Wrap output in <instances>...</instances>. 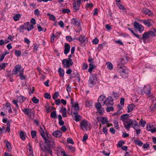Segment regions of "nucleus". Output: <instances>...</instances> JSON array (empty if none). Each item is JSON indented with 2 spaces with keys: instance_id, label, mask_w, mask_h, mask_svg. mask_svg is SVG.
Masks as SVG:
<instances>
[{
  "instance_id": "obj_17",
  "label": "nucleus",
  "mask_w": 156,
  "mask_h": 156,
  "mask_svg": "<svg viewBox=\"0 0 156 156\" xmlns=\"http://www.w3.org/2000/svg\"><path fill=\"white\" fill-rule=\"evenodd\" d=\"M98 121L100 122L102 125L107 124L108 122L107 118L104 117H100L98 118Z\"/></svg>"
},
{
  "instance_id": "obj_10",
  "label": "nucleus",
  "mask_w": 156,
  "mask_h": 156,
  "mask_svg": "<svg viewBox=\"0 0 156 156\" xmlns=\"http://www.w3.org/2000/svg\"><path fill=\"white\" fill-rule=\"evenodd\" d=\"M113 101L111 97H108L103 102V105H106L107 106H111L113 105Z\"/></svg>"
},
{
  "instance_id": "obj_64",
  "label": "nucleus",
  "mask_w": 156,
  "mask_h": 156,
  "mask_svg": "<svg viewBox=\"0 0 156 156\" xmlns=\"http://www.w3.org/2000/svg\"><path fill=\"white\" fill-rule=\"evenodd\" d=\"M88 65L87 63H83V70H86L87 69Z\"/></svg>"
},
{
  "instance_id": "obj_42",
  "label": "nucleus",
  "mask_w": 156,
  "mask_h": 156,
  "mask_svg": "<svg viewBox=\"0 0 156 156\" xmlns=\"http://www.w3.org/2000/svg\"><path fill=\"white\" fill-rule=\"evenodd\" d=\"M139 123L141 126L144 127L146 124V122L145 121L141 119Z\"/></svg>"
},
{
  "instance_id": "obj_25",
  "label": "nucleus",
  "mask_w": 156,
  "mask_h": 156,
  "mask_svg": "<svg viewBox=\"0 0 156 156\" xmlns=\"http://www.w3.org/2000/svg\"><path fill=\"white\" fill-rule=\"evenodd\" d=\"M79 20L76 18H74L71 20V23L75 26L79 25Z\"/></svg>"
},
{
  "instance_id": "obj_59",
  "label": "nucleus",
  "mask_w": 156,
  "mask_h": 156,
  "mask_svg": "<svg viewBox=\"0 0 156 156\" xmlns=\"http://www.w3.org/2000/svg\"><path fill=\"white\" fill-rule=\"evenodd\" d=\"M88 139V136L87 134H85L83 137L82 141L83 142H85L86 140Z\"/></svg>"
},
{
  "instance_id": "obj_21",
  "label": "nucleus",
  "mask_w": 156,
  "mask_h": 156,
  "mask_svg": "<svg viewBox=\"0 0 156 156\" xmlns=\"http://www.w3.org/2000/svg\"><path fill=\"white\" fill-rule=\"evenodd\" d=\"M59 112L61 113L62 116L63 117H66L67 116L66 110L65 107H62L60 108Z\"/></svg>"
},
{
  "instance_id": "obj_13",
  "label": "nucleus",
  "mask_w": 156,
  "mask_h": 156,
  "mask_svg": "<svg viewBox=\"0 0 156 156\" xmlns=\"http://www.w3.org/2000/svg\"><path fill=\"white\" fill-rule=\"evenodd\" d=\"M46 142V141H45V143L44 145V147L46 151L48 152V153L52 155V151L50 147V145L49 144L50 143L49 141L47 140V142Z\"/></svg>"
},
{
  "instance_id": "obj_15",
  "label": "nucleus",
  "mask_w": 156,
  "mask_h": 156,
  "mask_svg": "<svg viewBox=\"0 0 156 156\" xmlns=\"http://www.w3.org/2000/svg\"><path fill=\"white\" fill-rule=\"evenodd\" d=\"M142 12L144 13L147 15L149 16L152 17L154 16L153 12L151 11L146 8L143 9Z\"/></svg>"
},
{
  "instance_id": "obj_56",
  "label": "nucleus",
  "mask_w": 156,
  "mask_h": 156,
  "mask_svg": "<svg viewBox=\"0 0 156 156\" xmlns=\"http://www.w3.org/2000/svg\"><path fill=\"white\" fill-rule=\"evenodd\" d=\"M93 6V5L92 3H87L86 4L85 8L86 9H88V8H92Z\"/></svg>"
},
{
  "instance_id": "obj_5",
  "label": "nucleus",
  "mask_w": 156,
  "mask_h": 156,
  "mask_svg": "<svg viewBox=\"0 0 156 156\" xmlns=\"http://www.w3.org/2000/svg\"><path fill=\"white\" fill-rule=\"evenodd\" d=\"M22 111L24 113L27 115L30 119H33L34 116V111H32L31 109L25 108H24Z\"/></svg>"
},
{
  "instance_id": "obj_43",
  "label": "nucleus",
  "mask_w": 156,
  "mask_h": 156,
  "mask_svg": "<svg viewBox=\"0 0 156 156\" xmlns=\"http://www.w3.org/2000/svg\"><path fill=\"white\" fill-rule=\"evenodd\" d=\"M125 66L122 63H120L118 64L117 67L119 69L118 71L119 72V70H122Z\"/></svg>"
},
{
  "instance_id": "obj_46",
  "label": "nucleus",
  "mask_w": 156,
  "mask_h": 156,
  "mask_svg": "<svg viewBox=\"0 0 156 156\" xmlns=\"http://www.w3.org/2000/svg\"><path fill=\"white\" fill-rule=\"evenodd\" d=\"M47 15L49 16L50 19L52 21H55L56 19L55 17L53 15H51L49 13H48Z\"/></svg>"
},
{
  "instance_id": "obj_26",
  "label": "nucleus",
  "mask_w": 156,
  "mask_h": 156,
  "mask_svg": "<svg viewBox=\"0 0 156 156\" xmlns=\"http://www.w3.org/2000/svg\"><path fill=\"white\" fill-rule=\"evenodd\" d=\"M135 105L133 104L129 105L127 106V112L128 113L132 112L135 108Z\"/></svg>"
},
{
  "instance_id": "obj_48",
  "label": "nucleus",
  "mask_w": 156,
  "mask_h": 156,
  "mask_svg": "<svg viewBox=\"0 0 156 156\" xmlns=\"http://www.w3.org/2000/svg\"><path fill=\"white\" fill-rule=\"evenodd\" d=\"M14 53L15 55L16 56L19 57L20 56L21 54V51H20L15 50Z\"/></svg>"
},
{
  "instance_id": "obj_50",
  "label": "nucleus",
  "mask_w": 156,
  "mask_h": 156,
  "mask_svg": "<svg viewBox=\"0 0 156 156\" xmlns=\"http://www.w3.org/2000/svg\"><path fill=\"white\" fill-rule=\"evenodd\" d=\"M26 25L24 24V25L23 26H21L19 27V30L20 32H23V29L25 30V28H26Z\"/></svg>"
},
{
  "instance_id": "obj_58",
  "label": "nucleus",
  "mask_w": 156,
  "mask_h": 156,
  "mask_svg": "<svg viewBox=\"0 0 156 156\" xmlns=\"http://www.w3.org/2000/svg\"><path fill=\"white\" fill-rule=\"evenodd\" d=\"M135 143L136 144L140 146L143 144L142 142L140 140H135Z\"/></svg>"
},
{
  "instance_id": "obj_12",
  "label": "nucleus",
  "mask_w": 156,
  "mask_h": 156,
  "mask_svg": "<svg viewBox=\"0 0 156 156\" xmlns=\"http://www.w3.org/2000/svg\"><path fill=\"white\" fill-rule=\"evenodd\" d=\"M101 104L100 102H99L95 104L97 110L100 115H101L104 111V109L101 106Z\"/></svg>"
},
{
  "instance_id": "obj_24",
  "label": "nucleus",
  "mask_w": 156,
  "mask_h": 156,
  "mask_svg": "<svg viewBox=\"0 0 156 156\" xmlns=\"http://www.w3.org/2000/svg\"><path fill=\"white\" fill-rule=\"evenodd\" d=\"M39 131L40 133L42 138L44 139L45 141H46V142H47V140L46 138L45 135V133L44 129L41 127H40ZM46 142L47 143V142Z\"/></svg>"
},
{
  "instance_id": "obj_9",
  "label": "nucleus",
  "mask_w": 156,
  "mask_h": 156,
  "mask_svg": "<svg viewBox=\"0 0 156 156\" xmlns=\"http://www.w3.org/2000/svg\"><path fill=\"white\" fill-rule=\"evenodd\" d=\"M71 104L72 106V109L73 114H78V112L79 111V107L78 104L77 103H73L72 102V100L71 99Z\"/></svg>"
},
{
  "instance_id": "obj_8",
  "label": "nucleus",
  "mask_w": 156,
  "mask_h": 156,
  "mask_svg": "<svg viewBox=\"0 0 156 156\" xmlns=\"http://www.w3.org/2000/svg\"><path fill=\"white\" fill-rule=\"evenodd\" d=\"M73 3V7L74 12H76L79 10L81 3V0L74 1Z\"/></svg>"
},
{
  "instance_id": "obj_32",
  "label": "nucleus",
  "mask_w": 156,
  "mask_h": 156,
  "mask_svg": "<svg viewBox=\"0 0 156 156\" xmlns=\"http://www.w3.org/2000/svg\"><path fill=\"white\" fill-rule=\"evenodd\" d=\"M106 99L104 95H101L98 98V101L103 105V102L104 101H105Z\"/></svg>"
},
{
  "instance_id": "obj_40",
  "label": "nucleus",
  "mask_w": 156,
  "mask_h": 156,
  "mask_svg": "<svg viewBox=\"0 0 156 156\" xmlns=\"http://www.w3.org/2000/svg\"><path fill=\"white\" fill-rule=\"evenodd\" d=\"M6 145L8 151H10L11 150V147L10 143L7 141L6 143Z\"/></svg>"
},
{
  "instance_id": "obj_7",
  "label": "nucleus",
  "mask_w": 156,
  "mask_h": 156,
  "mask_svg": "<svg viewBox=\"0 0 156 156\" xmlns=\"http://www.w3.org/2000/svg\"><path fill=\"white\" fill-rule=\"evenodd\" d=\"M73 62L72 59H67V58L63 60L62 64L63 66L65 68L70 67L73 65Z\"/></svg>"
},
{
  "instance_id": "obj_49",
  "label": "nucleus",
  "mask_w": 156,
  "mask_h": 156,
  "mask_svg": "<svg viewBox=\"0 0 156 156\" xmlns=\"http://www.w3.org/2000/svg\"><path fill=\"white\" fill-rule=\"evenodd\" d=\"M114 110V108L111 106H107V107L106 108V110L107 112H109L110 111H113Z\"/></svg>"
},
{
  "instance_id": "obj_53",
  "label": "nucleus",
  "mask_w": 156,
  "mask_h": 156,
  "mask_svg": "<svg viewBox=\"0 0 156 156\" xmlns=\"http://www.w3.org/2000/svg\"><path fill=\"white\" fill-rule=\"evenodd\" d=\"M31 136L32 138H34L36 136V132L35 131L32 130L31 132Z\"/></svg>"
},
{
  "instance_id": "obj_39",
  "label": "nucleus",
  "mask_w": 156,
  "mask_h": 156,
  "mask_svg": "<svg viewBox=\"0 0 156 156\" xmlns=\"http://www.w3.org/2000/svg\"><path fill=\"white\" fill-rule=\"evenodd\" d=\"M21 17L20 15V14H16L13 17V19L14 21H17L19 20L20 18Z\"/></svg>"
},
{
  "instance_id": "obj_20",
  "label": "nucleus",
  "mask_w": 156,
  "mask_h": 156,
  "mask_svg": "<svg viewBox=\"0 0 156 156\" xmlns=\"http://www.w3.org/2000/svg\"><path fill=\"white\" fill-rule=\"evenodd\" d=\"M70 48V46L69 44L67 43H65L64 44V53L65 55H67L69 52Z\"/></svg>"
},
{
  "instance_id": "obj_41",
  "label": "nucleus",
  "mask_w": 156,
  "mask_h": 156,
  "mask_svg": "<svg viewBox=\"0 0 156 156\" xmlns=\"http://www.w3.org/2000/svg\"><path fill=\"white\" fill-rule=\"evenodd\" d=\"M85 105L86 106L90 108L92 105L91 102H90V101L87 100L85 102Z\"/></svg>"
},
{
  "instance_id": "obj_4",
  "label": "nucleus",
  "mask_w": 156,
  "mask_h": 156,
  "mask_svg": "<svg viewBox=\"0 0 156 156\" xmlns=\"http://www.w3.org/2000/svg\"><path fill=\"white\" fill-rule=\"evenodd\" d=\"M155 36V33L152 31H149L145 32L143 34L142 39L145 41L147 39H148L150 37Z\"/></svg>"
},
{
  "instance_id": "obj_62",
  "label": "nucleus",
  "mask_w": 156,
  "mask_h": 156,
  "mask_svg": "<svg viewBox=\"0 0 156 156\" xmlns=\"http://www.w3.org/2000/svg\"><path fill=\"white\" fill-rule=\"evenodd\" d=\"M23 73H22V74L20 73L19 74V76H20V78L21 80H23L25 79V76L23 75Z\"/></svg>"
},
{
  "instance_id": "obj_18",
  "label": "nucleus",
  "mask_w": 156,
  "mask_h": 156,
  "mask_svg": "<svg viewBox=\"0 0 156 156\" xmlns=\"http://www.w3.org/2000/svg\"><path fill=\"white\" fill-rule=\"evenodd\" d=\"M53 136L56 138H59L62 136V133L60 130H56L52 133Z\"/></svg>"
},
{
  "instance_id": "obj_19",
  "label": "nucleus",
  "mask_w": 156,
  "mask_h": 156,
  "mask_svg": "<svg viewBox=\"0 0 156 156\" xmlns=\"http://www.w3.org/2000/svg\"><path fill=\"white\" fill-rule=\"evenodd\" d=\"M136 125H131V126L133 127L134 129L136 130V133L137 134H139L141 132L140 129H138L140 127L138 125V123L136 121Z\"/></svg>"
},
{
  "instance_id": "obj_14",
  "label": "nucleus",
  "mask_w": 156,
  "mask_h": 156,
  "mask_svg": "<svg viewBox=\"0 0 156 156\" xmlns=\"http://www.w3.org/2000/svg\"><path fill=\"white\" fill-rule=\"evenodd\" d=\"M147 130L148 131H150L152 133L156 132V127H154L151 123H149L147 125Z\"/></svg>"
},
{
  "instance_id": "obj_51",
  "label": "nucleus",
  "mask_w": 156,
  "mask_h": 156,
  "mask_svg": "<svg viewBox=\"0 0 156 156\" xmlns=\"http://www.w3.org/2000/svg\"><path fill=\"white\" fill-rule=\"evenodd\" d=\"M113 123L115 128L117 129H118L119 128L118 122L116 120H115L114 121Z\"/></svg>"
},
{
  "instance_id": "obj_23",
  "label": "nucleus",
  "mask_w": 156,
  "mask_h": 156,
  "mask_svg": "<svg viewBox=\"0 0 156 156\" xmlns=\"http://www.w3.org/2000/svg\"><path fill=\"white\" fill-rule=\"evenodd\" d=\"M26 25V28L25 30H27L28 31H30L34 28V26L32 24H30L29 22H27L25 23Z\"/></svg>"
},
{
  "instance_id": "obj_6",
  "label": "nucleus",
  "mask_w": 156,
  "mask_h": 156,
  "mask_svg": "<svg viewBox=\"0 0 156 156\" xmlns=\"http://www.w3.org/2000/svg\"><path fill=\"white\" fill-rule=\"evenodd\" d=\"M98 82L97 78L95 76H90L88 80V85L90 87H92Z\"/></svg>"
},
{
  "instance_id": "obj_16",
  "label": "nucleus",
  "mask_w": 156,
  "mask_h": 156,
  "mask_svg": "<svg viewBox=\"0 0 156 156\" xmlns=\"http://www.w3.org/2000/svg\"><path fill=\"white\" fill-rule=\"evenodd\" d=\"M143 23L147 27H150L152 26L153 21L151 19H148L147 20H142Z\"/></svg>"
},
{
  "instance_id": "obj_28",
  "label": "nucleus",
  "mask_w": 156,
  "mask_h": 156,
  "mask_svg": "<svg viewBox=\"0 0 156 156\" xmlns=\"http://www.w3.org/2000/svg\"><path fill=\"white\" fill-rule=\"evenodd\" d=\"M25 99V98L23 96L20 95L17 97V100L18 102L22 103L24 102Z\"/></svg>"
},
{
  "instance_id": "obj_47",
  "label": "nucleus",
  "mask_w": 156,
  "mask_h": 156,
  "mask_svg": "<svg viewBox=\"0 0 156 156\" xmlns=\"http://www.w3.org/2000/svg\"><path fill=\"white\" fill-rule=\"evenodd\" d=\"M51 117L52 118L55 119L57 117L55 111L52 112L51 114Z\"/></svg>"
},
{
  "instance_id": "obj_60",
  "label": "nucleus",
  "mask_w": 156,
  "mask_h": 156,
  "mask_svg": "<svg viewBox=\"0 0 156 156\" xmlns=\"http://www.w3.org/2000/svg\"><path fill=\"white\" fill-rule=\"evenodd\" d=\"M24 42L28 44H29L30 43L29 40L26 37H24Z\"/></svg>"
},
{
  "instance_id": "obj_38",
  "label": "nucleus",
  "mask_w": 156,
  "mask_h": 156,
  "mask_svg": "<svg viewBox=\"0 0 156 156\" xmlns=\"http://www.w3.org/2000/svg\"><path fill=\"white\" fill-rule=\"evenodd\" d=\"M67 147L68 148V150L69 152H74L75 150V147H73L72 146L67 145Z\"/></svg>"
},
{
  "instance_id": "obj_27",
  "label": "nucleus",
  "mask_w": 156,
  "mask_h": 156,
  "mask_svg": "<svg viewBox=\"0 0 156 156\" xmlns=\"http://www.w3.org/2000/svg\"><path fill=\"white\" fill-rule=\"evenodd\" d=\"M20 136L21 139L23 140H25L26 136L24 132L22 130H20L19 132Z\"/></svg>"
},
{
  "instance_id": "obj_57",
  "label": "nucleus",
  "mask_w": 156,
  "mask_h": 156,
  "mask_svg": "<svg viewBox=\"0 0 156 156\" xmlns=\"http://www.w3.org/2000/svg\"><path fill=\"white\" fill-rule=\"evenodd\" d=\"M44 98L46 99H50L51 98V96L50 94L48 93H47L44 94Z\"/></svg>"
},
{
  "instance_id": "obj_44",
  "label": "nucleus",
  "mask_w": 156,
  "mask_h": 156,
  "mask_svg": "<svg viewBox=\"0 0 156 156\" xmlns=\"http://www.w3.org/2000/svg\"><path fill=\"white\" fill-rule=\"evenodd\" d=\"M59 95L58 92H55L53 94L52 98L54 100H55Z\"/></svg>"
},
{
  "instance_id": "obj_54",
  "label": "nucleus",
  "mask_w": 156,
  "mask_h": 156,
  "mask_svg": "<svg viewBox=\"0 0 156 156\" xmlns=\"http://www.w3.org/2000/svg\"><path fill=\"white\" fill-rule=\"evenodd\" d=\"M32 101L33 103L35 104L38 103L39 101V100L35 97H34L32 98Z\"/></svg>"
},
{
  "instance_id": "obj_35",
  "label": "nucleus",
  "mask_w": 156,
  "mask_h": 156,
  "mask_svg": "<svg viewBox=\"0 0 156 156\" xmlns=\"http://www.w3.org/2000/svg\"><path fill=\"white\" fill-rule=\"evenodd\" d=\"M106 65L107 66V68L109 69L110 70H112L113 69V65L110 62H108L106 63Z\"/></svg>"
},
{
  "instance_id": "obj_55",
  "label": "nucleus",
  "mask_w": 156,
  "mask_h": 156,
  "mask_svg": "<svg viewBox=\"0 0 156 156\" xmlns=\"http://www.w3.org/2000/svg\"><path fill=\"white\" fill-rule=\"evenodd\" d=\"M67 142L68 143H70L72 144H74V142L73 139L71 138H68L67 140Z\"/></svg>"
},
{
  "instance_id": "obj_37",
  "label": "nucleus",
  "mask_w": 156,
  "mask_h": 156,
  "mask_svg": "<svg viewBox=\"0 0 156 156\" xmlns=\"http://www.w3.org/2000/svg\"><path fill=\"white\" fill-rule=\"evenodd\" d=\"M128 30L131 32L132 34L136 36V37L138 38H141V36L140 35H137L136 34H135L133 30L131 28H128Z\"/></svg>"
},
{
  "instance_id": "obj_45",
  "label": "nucleus",
  "mask_w": 156,
  "mask_h": 156,
  "mask_svg": "<svg viewBox=\"0 0 156 156\" xmlns=\"http://www.w3.org/2000/svg\"><path fill=\"white\" fill-rule=\"evenodd\" d=\"M8 63H3L0 65V70L4 69L6 66L7 65Z\"/></svg>"
},
{
  "instance_id": "obj_52",
  "label": "nucleus",
  "mask_w": 156,
  "mask_h": 156,
  "mask_svg": "<svg viewBox=\"0 0 156 156\" xmlns=\"http://www.w3.org/2000/svg\"><path fill=\"white\" fill-rule=\"evenodd\" d=\"M34 14L37 16H39L40 14V12L38 9H35L34 11Z\"/></svg>"
},
{
  "instance_id": "obj_33",
  "label": "nucleus",
  "mask_w": 156,
  "mask_h": 156,
  "mask_svg": "<svg viewBox=\"0 0 156 156\" xmlns=\"http://www.w3.org/2000/svg\"><path fill=\"white\" fill-rule=\"evenodd\" d=\"M75 115V116H74V119L76 122H78L80 121L81 119V117L80 115H78L77 114H74Z\"/></svg>"
},
{
  "instance_id": "obj_36",
  "label": "nucleus",
  "mask_w": 156,
  "mask_h": 156,
  "mask_svg": "<svg viewBox=\"0 0 156 156\" xmlns=\"http://www.w3.org/2000/svg\"><path fill=\"white\" fill-rule=\"evenodd\" d=\"M94 69V64L93 62H92L89 65V68L88 69V72L91 73Z\"/></svg>"
},
{
  "instance_id": "obj_63",
  "label": "nucleus",
  "mask_w": 156,
  "mask_h": 156,
  "mask_svg": "<svg viewBox=\"0 0 156 156\" xmlns=\"http://www.w3.org/2000/svg\"><path fill=\"white\" fill-rule=\"evenodd\" d=\"M98 38H96L93 40L92 42L93 44H97L98 43Z\"/></svg>"
},
{
  "instance_id": "obj_1",
  "label": "nucleus",
  "mask_w": 156,
  "mask_h": 156,
  "mask_svg": "<svg viewBox=\"0 0 156 156\" xmlns=\"http://www.w3.org/2000/svg\"><path fill=\"white\" fill-rule=\"evenodd\" d=\"M129 114H125L121 116L120 119L123 123L125 129L129 130L131 127V125H136V121L134 119H129Z\"/></svg>"
},
{
  "instance_id": "obj_31",
  "label": "nucleus",
  "mask_w": 156,
  "mask_h": 156,
  "mask_svg": "<svg viewBox=\"0 0 156 156\" xmlns=\"http://www.w3.org/2000/svg\"><path fill=\"white\" fill-rule=\"evenodd\" d=\"M58 73L60 76L61 77H64L65 72L64 70L61 67H60L58 68Z\"/></svg>"
},
{
  "instance_id": "obj_2",
  "label": "nucleus",
  "mask_w": 156,
  "mask_h": 156,
  "mask_svg": "<svg viewBox=\"0 0 156 156\" xmlns=\"http://www.w3.org/2000/svg\"><path fill=\"white\" fill-rule=\"evenodd\" d=\"M24 73V68H23L21 65H17L14 67L12 70V74L13 75H16L18 73L19 74Z\"/></svg>"
},
{
  "instance_id": "obj_11",
  "label": "nucleus",
  "mask_w": 156,
  "mask_h": 156,
  "mask_svg": "<svg viewBox=\"0 0 156 156\" xmlns=\"http://www.w3.org/2000/svg\"><path fill=\"white\" fill-rule=\"evenodd\" d=\"M133 25L134 28L138 30L140 33H141V32L144 30V27L141 24L137 22H134Z\"/></svg>"
},
{
  "instance_id": "obj_30",
  "label": "nucleus",
  "mask_w": 156,
  "mask_h": 156,
  "mask_svg": "<svg viewBox=\"0 0 156 156\" xmlns=\"http://www.w3.org/2000/svg\"><path fill=\"white\" fill-rule=\"evenodd\" d=\"M58 149L61 150L60 151H58L57 153V154L58 155L59 154H61L62 156H69L68 155L66 154V152L63 150L62 149V148L61 147H59Z\"/></svg>"
},
{
  "instance_id": "obj_22",
  "label": "nucleus",
  "mask_w": 156,
  "mask_h": 156,
  "mask_svg": "<svg viewBox=\"0 0 156 156\" xmlns=\"http://www.w3.org/2000/svg\"><path fill=\"white\" fill-rule=\"evenodd\" d=\"M151 90V87L149 85L145 86L143 89L144 92L147 94H148L150 93Z\"/></svg>"
},
{
  "instance_id": "obj_61",
  "label": "nucleus",
  "mask_w": 156,
  "mask_h": 156,
  "mask_svg": "<svg viewBox=\"0 0 156 156\" xmlns=\"http://www.w3.org/2000/svg\"><path fill=\"white\" fill-rule=\"evenodd\" d=\"M62 12L63 13H68L70 12V10L69 9H63L62 10Z\"/></svg>"
},
{
  "instance_id": "obj_3",
  "label": "nucleus",
  "mask_w": 156,
  "mask_h": 156,
  "mask_svg": "<svg viewBox=\"0 0 156 156\" xmlns=\"http://www.w3.org/2000/svg\"><path fill=\"white\" fill-rule=\"evenodd\" d=\"M80 126L83 130H87L90 129V124L87 120H84L80 122Z\"/></svg>"
},
{
  "instance_id": "obj_34",
  "label": "nucleus",
  "mask_w": 156,
  "mask_h": 156,
  "mask_svg": "<svg viewBox=\"0 0 156 156\" xmlns=\"http://www.w3.org/2000/svg\"><path fill=\"white\" fill-rule=\"evenodd\" d=\"M119 73H121L126 74L128 73V70L126 67H125L122 70H119Z\"/></svg>"
},
{
  "instance_id": "obj_29",
  "label": "nucleus",
  "mask_w": 156,
  "mask_h": 156,
  "mask_svg": "<svg viewBox=\"0 0 156 156\" xmlns=\"http://www.w3.org/2000/svg\"><path fill=\"white\" fill-rule=\"evenodd\" d=\"M87 38L85 36H81L78 39V40L81 43H84L87 41Z\"/></svg>"
}]
</instances>
